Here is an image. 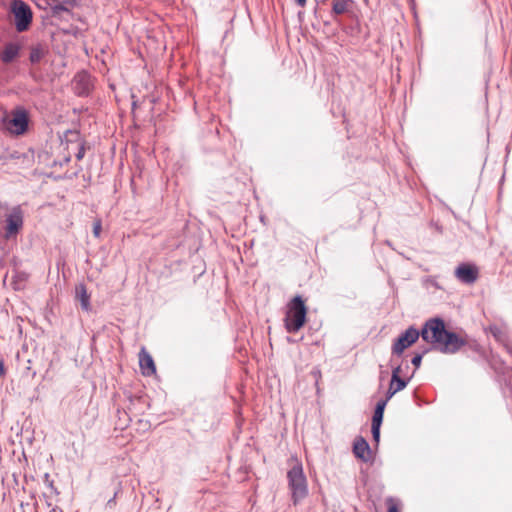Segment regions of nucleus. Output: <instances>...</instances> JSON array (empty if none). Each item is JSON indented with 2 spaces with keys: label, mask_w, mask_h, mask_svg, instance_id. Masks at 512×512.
<instances>
[{
  "label": "nucleus",
  "mask_w": 512,
  "mask_h": 512,
  "mask_svg": "<svg viewBox=\"0 0 512 512\" xmlns=\"http://www.w3.org/2000/svg\"><path fill=\"white\" fill-rule=\"evenodd\" d=\"M387 403H388L387 399L379 400L377 402L376 406H375L374 412H378V413L384 414L385 407H386Z\"/></svg>",
  "instance_id": "4be33fe9"
},
{
  "label": "nucleus",
  "mask_w": 512,
  "mask_h": 512,
  "mask_svg": "<svg viewBox=\"0 0 512 512\" xmlns=\"http://www.w3.org/2000/svg\"><path fill=\"white\" fill-rule=\"evenodd\" d=\"M397 393V391L394 389V386L389 384V388L386 393V397L384 399H387V402Z\"/></svg>",
  "instance_id": "bb28decb"
},
{
  "label": "nucleus",
  "mask_w": 512,
  "mask_h": 512,
  "mask_svg": "<svg viewBox=\"0 0 512 512\" xmlns=\"http://www.w3.org/2000/svg\"><path fill=\"white\" fill-rule=\"evenodd\" d=\"M101 230H102L101 220H96L93 223V234H94V236L98 238L100 236V234H101Z\"/></svg>",
  "instance_id": "5701e85b"
},
{
  "label": "nucleus",
  "mask_w": 512,
  "mask_h": 512,
  "mask_svg": "<svg viewBox=\"0 0 512 512\" xmlns=\"http://www.w3.org/2000/svg\"><path fill=\"white\" fill-rule=\"evenodd\" d=\"M3 125L7 131L15 135H23L28 130L29 114L21 107L11 112L10 118L3 120Z\"/></svg>",
  "instance_id": "39448f33"
},
{
  "label": "nucleus",
  "mask_w": 512,
  "mask_h": 512,
  "mask_svg": "<svg viewBox=\"0 0 512 512\" xmlns=\"http://www.w3.org/2000/svg\"><path fill=\"white\" fill-rule=\"evenodd\" d=\"M44 56V51L41 47L39 46H36V47H32L31 51H30V56H29V60L31 61V63H38L41 61V59L43 58Z\"/></svg>",
  "instance_id": "dca6fc26"
},
{
  "label": "nucleus",
  "mask_w": 512,
  "mask_h": 512,
  "mask_svg": "<svg viewBox=\"0 0 512 512\" xmlns=\"http://www.w3.org/2000/svg\"><path fill=\"white\" fill-rule=\"evenodd\" d=\"M387 512H401L399 501L394 497L386 498Z\"/></svg>",
  "instance_id": "f3484780"
},
{
  "label": "nucleus",
  "mask_w": 512,
  "mask_h": 512,
  "mask_svg": "<svg viewBox=\"0 0 512 512\" xmlns=\"http://www.w3.org/2000/svg\"><path fill=\"white\" fill-rule=\"evenodd\" d=\"M85 152H86L85 145H84V143H82L78 149V152L76 153V159L79 161L82 160L85 156Z\"/></svg>",
  "instance_id": "393cba45"
},
{
  "label": "nucleus",
  "mask_w": 512,
  "mask_h": 512,
  "mask_svg": "<svg viewBox=\"0 0 512 512\" xmlns=\"http://www.w3.org/2000/svg\"><path fill=\"white\" fill-rule=\"evenodd\" d=\"M409 380L403 379V378H396V380L391 379L390 384L394 386V389L399 392L406 388L408 385Z\"/></svg>",
  "instance_id": "a211bd4d"
},
{
  "label": "nucleus",
  "mask_w": 512,
  "mask_h": 512,
  "mask_svg": "<svg viewBox=\"0 0 512 512\" xmlns=\"http://www.w3.org/2000/svg\"><path fill=\"white\" fill-rule=\"evenodd\" d=\"M287 479L291 500L296 506L308 495L307 479L302 464L297 459L293 460V465L287 472Z\"/></svg>",
  "instance_id": "7ed1b4c3"
},
{
  "label": "nucleus",
  "mask_w": 512,
  "mask_h": 512,
  "mask_svg": "<svg viewBox=\"0 0 512 512\" xmlns=\"http://www.w3.org/2000/svg\"><path fill=\"white\" fill-rule=\"evenodd\" d=\"M5 374V367L4 362L0 360V377H2Z\"/></svg>",
  "instance_id": "cd10ccee"
},
{
  "label": "nucleus",
  "mask_w": 512,
  "mask_h": 512,
  "mask_svg": "<svg viewBox=\"0 0 512 512\" xmlns=\"http://www.w3.org/2000/svg\"><path fill=\"white\" fill-rule=\"evenodd\" d=\"M373 440L378 443L380 440V427H371Z\"/></svg>",
  "instance_id": "b1692460"
},
{
  "label": "nucleus",
  "mask_w": 512,
  "mask_h": 512,
  "mask_svg": "<svg viewBox=\"0 0 512 512\" xmlns=\"http://www.w3.org/2000/svg\"><path fill=\"white\" fill-rule=\"evenodd\" d=\"M77 6L76 0H53L51 11L53 16H59L61 12H71Z\"/></svg>",
  "instance_id": "f8f14e48"
},
{
  "label": "nucleus",
  "mask_w": 512,
  "mask_h": 512,
  "mask_svg": "<svg viewBox=\"0 0 512 512\" xmlns=\"http://www.w3.org/2000/svg\"><path fill=\"white\" fill-rule=\"evenodd\" d=\"M423 341L432 345L433 350L443 354H454L467 344V339L447 330L440 317L428 319L419 331Z\"/></svg>",
  "instance_id": "f257e3e1"
},
{
  "label": "nucleus",
  "mask_w": 512,
  "mask_h": 512,
  "mask_svg": "<svg viewBox=\"0 0 512 512\" xmlns=\"http://www.w3.org/2000/svg\"><path fill=\"white\" fill-rule=\"evenodd\" d=\"M353 453L356 458L363 462L372 460V453L368 442L361 436L357 437L353 443Z\"/></svg>",
  "instance_id": "9d476101"
},
{
  "label": "nucleus",
  "mask_w": 512,
  "mask_h": 512,
  "mask_svg": "<svg viewBox=\"0 0 512 512\" xmlns=\"http://www.w3.org/2000/svg\"><path fill=\"white\" fill-rule=\"evenodd\" d=\"M75 297L80 301L81 308L85 311H89L91 309L90 305V295L87 292V288L85 284L80 283L75 287Z\"/></svg>",
  "instance_id": "4468645a"
},
{
  "label": "nucleus",
  "mask_w": 512,
  "mask_h": 512,
  "mask_svg": "<svg viewBox=\"0 0 512 512\" xmlns=\"http://www.w3.org/2000/svg\"><path fill=\"white\" fill-rule=\"evenodd\" d=\"M455 277L464 284H473L479 277V270L476 265L461 263L455 269Z\"/></svg>",
  "instance_id": "6e6552de"
},
{
  "label": "nucleus",
  "mask_w": 512,
  "mask_h": 512,
  "mask_svg": "<svg viewBox=\"0 0 512 512\" xmlns=\"http://www.w3.org/2000/svg\"><path fill=\"white\" fill-rule=\"evenodd\" d=\"M139 364L142 374L145 376H151L156 372L154 360L144 348L139 353Z\"/></svg>",
  "instance_id": "9b49d317"
},
{
  "label": "nucleus",
  "mask_w": 512,
  "mask_h": 512,
  "mask_svg": "<svg viewBox=\"0 0 512 512\" xmlns=\"http://www.w3.org/2000/svg\"><path fill=\"white\" fill-rule=\"evenodd\" d=\"M402 372V367L401 365H398L396 366L395 368H393L392 370V375H391V379L393 380H396V378H400V374Z\"/></svg>",
  "instance_id": "a878e982"
},
{
  "label": "nucleus",
  "mask_w": 512,
  "mask_h": 512,
  "mask_svg": "<svg viewBox=\"0 0 512 512\" xmlns=\"http://www.w3.org/2000/svg\"><path fill=\"white\" fill-rule=\"evenodd\" d=\"M296 4L300 7H304L306 4V0H295Z\"/></svg>",
  "instance_id": "c756f323"
},
{
  "label": "nucleus",
  "mask_w": 512,
  "mask_h": 512,
  "mask_svg": "<svg viewBox=\"0 0 512 512\" xmlns=\"http://www.w3.org/2000/svg\"><path fill=\"white\" fill-rule=\"evenodd\" d=\"M431 349L427 348L425 349L422 353H416L412 359H411V363L412 365L415 366V368H419L421 363H422V358H423V355L426 354L427 352H429Z\"/></svg>",
  "instance_id": "aec40b11"
},
{
  "label": "nucleus",
  "mask_w": 512,
  "mask_h": 512,
  "mask_svg": "<svg viewBox=\"0 0 512 512\" xmlns=\"http://www.w3.org/2000/svg\"><path fill=\"white\" fill-rule=\"evenodd\" d=\"M287 341H288L289 343H295V340H294L293 338H290V337H288V338H287Z\"/></svg>",
  "instance_id": "7c9ffc66"
},
{
  "label": "nucleus",
  "mask_w": 512,
  "mask_h": 512,
  "mask_svg": "<svg viewBox=\"0 0 512 512\" xmlns=\"http://www.w3.org/2000/svg\"><path fill=\"white\" fill-rule=\"evenodd\" d=\"M420 336V332L414 326L408 327L402 332L392 343L391 353L392 356L400 357L404 351L415 344Z\"/></svg>",
  "instance_id": "423d86ee"
},
{
  "label": "nucleus",
  "mask_w": 512,
  "mask_h": 512,
  "mask_svg": "<svg viewBox=\"0 0 512 512\" xmlns=\"http://www.w3.org/2000/svg\"><path fill=\"white\" fill-rule=\"evenodd\" d=\"M383 416H384V414H382V413L374 412L373 416H372L371 427H381L382 422H383Z\"/></svg>",
  "instance_id": "412c9836"
},
{
  "label": "nucleus",
  "mask_w": 512,
  "mask_h": 512,
  "mask_svg": "<svg viewBox=\"0 0 512 512\" xmlns=\"http://www.w3.org/2000/svg\"><path fill=\"white\" fill-rule=\"evenodd\" d=\"M44 483L47 486V488L50 490V495H57L59 492L57 491V488L54 485V481L50 479V475L48 473H45L44 475Z\"/></svg>",
  "instance_id": "6ab92c4d"
},
{
  "label": "nucleus",
  "mask_w": 512,
  "mask_h": 512,
  "mask_svg": "<svg viewBox=\"0 0 512 512\" xmlns=\"http://www.w3.org/2000/svg\"><path fill=\"white\" fill-rule=\"evenodd\" d=\"M74 91L78 96H88L92 90V79L87 71L78 72L74 79Z\"/></svg>",
  "instance_id": "1a4fd4ad"
},
{
  "label": "nucleus",
  "mask_w": 512,
  "mask_h": 512,
  "mask_svg": "<svg viewBox=\"0 0 512 512\" xmlns=\"http://www.w3.org/2000/svg\"><path fill=\"white\" fill-rule=\"evenodd\" d=\"M116 495H117V493H115L114 496L111 499L108 500V502H107L108 506L111 507L113 504H115Z\"/></svg>",
  "instance_id": "c85d7f7f"
},
{
  "label": "nucleus",
  "mask_w": 512,
  "mask_h": 512,
  "mask_svg": "<svg viewBox=\"0 0 512 512\" xmlns=\"http://www.w3.org/2000/svg\"><path fill=\"white\" fill-rule=\"evenodd\" d=\"M23 222V211L21 207L19 205L13 207L6 218L5 238H15L21 231Z\"/></svg>",
  "instance_id": "0eeeda50"
},
{
  "label": "nucleus",
  "mask_w": 512,
  "mask_h": 512,
  "mask_svg": "<svg viewBox=\"0 0 512 512\" xmlns=\"http://www.w3.org/2000/svg\"><path fill=\"white\" fill-rule=\"evenodd\" d=\"M10 11L14 16L15 28L18 32L27 31L32 23L33 13L30 6L23 0H12Z\"/></svg>",
  "instance_id": "20e7f679"
},
{
  "label": "nucleus",
  "mask_w": 512,
  "mask_h": 512,
  "mask_svg": "<svg viewBox=\"0 0 512 512\" xmlns=\"http://www.w3.org/2000/svg\"><path fill=\"white\" fill-rule=\"evenodd\" d=\"M20 46L17 43L9 42L4 46L1 52V61L5 64H9L19 55Z\"/></svg>",
  "instance_id": "ddd939ff"
},
{
  "label": "nucleus",
  "mask_w": 512,
  "mask_h": 512,
  "mask_svg": "<svg viewBox=\"0 0 512 512\" xmlns=\"http://www.w3.org/2000/svg\"><path fill=\"white\" fill-rule=\"evenodd\" d=\"M354 2L352 0H333L332 14L335 16L350 13Z\"/></svg>",
  "instance_id": "2eb2a0df"
},
{
  "label": "nucleus",
  "mask_w": 512,
  "mask_h": 512,
  "mask_svg": "<svg viewBox=\"0 0 512 512\" xmlns=\"http://www.w3.org/2000/svg\"><path fill=\"white\" fill-rule=\"evenodd\" d=\"M308 308L300 295L293 297L287 304L284 327L288 333L298 332L307 321Z\"/></svg>",
  "instance_id": "f03ea898"
}]
</instances>
